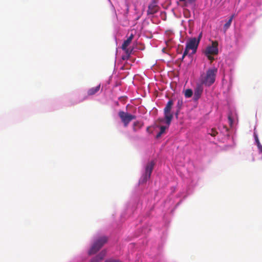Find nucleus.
<instances>
[{"mask_svg": "<svg viewBox=\"0 0 262 262\" xmlns=\"http://www.w3.org/2000/svg\"><path fill=\"white\" fill-rule=\"evenodd\" d=\"M217 69L216 68H212L208 69L206 73L202 74L200 77V81L203 85L210 86L213 84L216 78Z\"/></svg>", "mask_w": 262, "mask_h": 262, "instance_id": "obj_1", "label": "nucleus"}, {"mask_svg": "<svg viewBox=\"0 0 262 262\" xmlns=\"http://www.w3.org/2000/svg\"><path fill=\"white\" fill-rule=\"evenodd\" d=\"M108 241V237L102 236L96 238L89 250L88 254L92 255L96 253Z\"/></svg>", "mask_w": 262, "mask_h": 262, "instance_id": "obj_2", "label": "nucleus"}, {"mask_svg": "<svg viewBox=\"0 0 262 262\" xmlns=\"http://www.w3.org/2000/svg\"><path fill=\"white\" fill-rule=\"evenodd\" d=\"M199 44V40H196V38L192 37L188 39L186 43V47L182 57V60L188 55L189 50L192 51V53L194 54L196 52L198 47Z\"/></svg>", "mask_w": 262, "mask_h": 262, "instance_id": "obj_3", "label": "nucleus"}, {"mask_svg": "<svg viewBox=\"0 0 262 262\" xmlns=\"http://www.w3.org/2000/svg\"><path fill=\"white\" fill-rule=\"evenodd\" d=\"M173 104V100L171 99L169 100L164 108V119H165L166 123L167 124L168 126L170 125L173 118V114L171 112Z\"/></svg>", "mask_w": 262, "mask_h": 262, "instance_id": "obj_4", "label": "nucleus"}, {"mask_svg": "<svg viewBox=\"0 0 262 262\" xmlns=\"http://www.w3.org/2000/svg\"><path fill=\"white\" fill-rule=\"evenodd\" d=\"M118 116L120 117L124 127H127L130 122L136 118V116L131 115L127 112L120 111L118 113Z\"/></svg>", "mask_w": 262, "mask_h": 262, "instance_id": "obj_5", "label": "nucleus"}, {"mask_svg": "<svg viewBox=\"0 0 262 262\" xmlns=\"http://www.w3.org/2000/svg\"><path fill=\"white\" fill-rule=\"evenodd\" d=\"M155 166L154 161L148 162L145 167V172L142 178V182H146L150 177L151 173Z\"/></svg>", "mask_w": 262, "mask_h": 262, "instance_id": "obj_6", "label": "nucleus"}, {"mask_svg": "<svg viewBox=\"0 0 262 262\" xmlns=\"http://www.w3.org/2000/svg\"><path fill=\"white\" fill-rule=\"evenodd\" d=\"M218 42L216 41H212L211 46L206 48L205 54L216 55L218 54Z\"/></svg>", "mask_w": 262, "mask_h": 262, "instance_id": "obj_7", "label": "nucleus"}, {"mask_svg": "<svg viewBox=\"0 0 262 262\" xmlns=\"http://www.w3.org/2000/svg\"><path fill=\"white\" fill-rule=\"evenodd\" d=\"M203 84L201 82L197 83L196 88L194 89L193 98L195 100H198L202 94L203 91Z\"/></svg>", "mask_w": 262, "mask_h": 262, "instance_id": "obj_8", "label": "nucleus"}, {"mask_svg": "<svg viewBox=\"0 0 262 262\" xmlns=\"http://www.w3.org/2000/svg\"><path fill=\"white\" fill-rule=\"evenodd\" d=\"M106 255V250H102L98 254L93 257L90 262H100L101 261Z\"/></svg>", "mask_w": 262, "mask_h": 262, "instance_id": "obj_9", "label": "nucleus"}, {"mask_svg": "<svg viewBox=\"0 0 262 262\" xmlns=\"http://www.w3.org/2000/svg\"><path fill=\"white\" fill-rule=\"evenodd\" d=\"M158 7L155 3H152L148 6L147 13L148 15L154 14L158 12Z\"/></svg>", "mask_w": 262, "mask_h": 262, "instance_id": "obj_10", "label": "nucleus"}, {"mask_svg": "<svg viewBox=\"0 0 262 262\" xmlns=\"http://www.w3.org/2000/svg\"><path fill=\"white\" fill-rule=\"evenodd\" d=\"M134 36V35L133 33H132L130 35V36L127 38V39L124 41L122 45V50H125L126 49V48H127V47L129 46L132 40H133Z\"/></svg>", "mask_w": 262, "mask_h": 262, "instance_id": "obj_11", "label": "nucleus"}, {"mask_svg": "<svg viewBox=\"0 0 262 262\" xmlns=\"http://www.w3.org/2000/svg\"><path fill=\"white\" fill-rule=\"evenodd\" d=\"M100 84H99L95 88H92L90 89L88 91V94L89 96L95 95L100 90Z\"/></svg>", "mask_w": 262, "mask_h": 262, "instance_id": "obj_12", "label": "nucleus"}, {"mask_svg": "<svg viewBox=\"0 0 262 262\" xmlns=\"http://www.w3.org/2000/svg\"><path fill=\"white\" fill-rule=\"evenodd\" d=\"M143 126V123L140 121H137L133 124V130L134 132H136L137 129L141 128Z\"/></svg>", "mask_w": 262, "mask_h": 262, "instance_id": "obj_13", "label": "nucleus"}, {"mask_svg": "<svg viewBox=\"0 0 262 262\" xmlns=\"http://www.w3.org/2000/svg\"><path fill=\"white\" fill-rule=\"evenodd\" d=\"M233 17H230V18L226 22L224 26V31L226 32V30L230 27L232 21Z\"/></svg>", "mask_w": 262, "mask_h": 262, "instance_id": "obj_14", "label": "nucleus"}, {"mask_svg": "<svg viewBox=\"0 0 262 262\" xmlns=\"http://www.w3.org/2000/svg\"><path fill=\"white\" fill-rule=\"evenodd\" d=\"M182 4L186 6L188 4H190L195 2V0H179Z\"/></svg>", "mask_w": 262, "mask_h": 262, "instance_id": "obj_15", "label": "nucleus"}, {"mask_svg": "<svg viewBox=\"0 0 262 262\" xmlns=\"http://www.w3.org/2000/svg\"><path fill=\"white\" fill-rule=\"evenodd\" d=\"M193 95V92L191 89H187L185 91V96L186 98H190Z\"/></svg>", "mask_w": 262, "mask_h": 262, "instance_id": "obj_16", "label": "nucleus"}, {"mask_svg": "<svg viewBox=\"0 0 262 262\" xmlns=\"http://www.w3.org/2000/svg\"><path fill=\"white\" fill-rule=\"evenodd\" d=\"M166 128H167V127H166V126H161L160 127V132H159V133L157 135V136H156L157 138H159V137H161V136L162 135V134H163L164 133V132H165V129H166Z\"/></svg>", "mask_w": 262, "mask_h": 262, "instance_id": "obj_17", "label": "nucleus"}, {"mask_svg": "<svg viewBox=\"0 0 262 262\" xmlns=\"http://www.w3.org/2000/svg\"><path fill=\"white\" fill-rule=\"evenodd\" d=\"M183 104V100L182 99H179L177 102V107H178V110H177L176 115L178 116L179 110H180L182 105Z\"/></svg>", "mask_w": 262, "mask_h": 262, "instance_id": "obj_18", "label": "nucleus"}, {"mask_svg": "<svg viewBox=\"0 0 262 262\" xmlns=\"http://www.w3.org/2000/svg\"><path fill=\"white\" fill-rule=\"evenodd\" d=\"M208 134L212 137H215L217 134V132L215 129L212 128L209 132Z\"/></svg>", "mask_w": 262, "mask_h": 262, "instance_id": "obj_19", "label": "nucleus"}, {"mask_svg": "<svg viewBox=\"0 0 262 262\" xmlns=\"http://www.w3.org/2000/svg\"><path fill=\"white\" fill-rule=\"evenodd\" d=\"M254 138H255V142L256 143V144H257V147L260 146V145H261L260 143V142L259 141V139H258V136L257 135H256L255 133H254Z\"/></svg>", "mask_w": 262, "mask_h": 262, "instance_id": "obj_20", "label": "nucleus"}, {"mask_svg": "<svg viewBox=\"0 0 262 262\" xmlns=\"http://www.w3.org/2000/svg\"><path fill=\"white\" fill-rule=\"evenodd\" d=\"M123 50L125 51L126 55L130 56V55L131 54V53L132 52V49H129L126 48V49Z\"/></svg>", "mask_w": 262, "mask_h": 262, "instance_id": "obj_21", "label": "nucleus"}, {"mask_svg": "<svg viewBox=\"0 0 262 262\" xmlns=\"http://www.w3.org/2000/svg\"><path fill=\"white\" fill-rule=\"evenodd\" d=\"M105 262H122L118 259H108L105 260Z\"/></svg>", "mask_w": 262, "mask_h": 262, "instance_id": "obj_22", "label": "nucleus"}, {"mask_svg": "<svg viewBox=\"0 0 262 262\" xmlns=\"http://www.w3.org/2000/svg\"><path fill=\"white\" fill-rule=\"evenodd\" d=\"M209 60L210 61H213L214 60V58L211 56L212 54H205Z\"/></svg>", "mask_w": 262, "mask_h": 262, "instance_id": "obj_23", "label": "nucleus"}, {"mask_svg": "<svg viewBox=\"0 0 262 262\" xmlns=\"http://www.w3.org/2000/svg\"><path fill=\"white\" fill-rule=\"evenodd\" d=\"M129 57V56H128L127 55H125L124 56H123L122 57V58L123 60H127Z\"/></svg>", "mask_w": 262, "mask_h": 262, "instance_id": "obj_24", "label": "nucleus"}, {"mask_svg": "<svg viewBox=\"0 0 262 262\" xmlns=\"http://www.w3.org/2000/svg\"><path fill=\"white\" fill-rule=\"evenodd\" d=\"M202 33H200L198 38H196V40H199V42L200 41V40H201V38L202 37Z\"/></svg>", "mask_w": 262, "mask_h": 262, "instance_id": "obj_25", "label": "nucleus"}, {"mask_svg": "<svg viewBox=\"0 0 262 262\" xmlns=\"http://www.w3.org/2000/svg\"><path fill=\"white\" fill-rule=\"evenodd\" d=\"M259 152L262 154V145H260L258 147Z\"/></svg>", "mask_w": 262, "mask_h": 262, "instance_id": "obj_26", "label": "nucleus"}, {"mask_svg": "<svg viewBox=\"0 0 262 262\" xmlns=\"http://www.w3.org/2000/svg\"><path fill=\"white\" fill-rule=\"evenodd\" d=\"M188 23H189V27H190L192 24V20L189 19L188 20Z\"/></svg>", "mask_w": 262, "mask_h": 262, "instance_id": "obj_27", "label": "nucleus"}, {"mask_svg": "<svg viewBox=\"0 0 262 262\" xmlns=\"http://www.w3.org/2000/svg\"><path fill=\"white\" fill-rule=\"evenodd\" d=\"M228 119L230 121V123L232 124V119L231 117L230 116H229Z\"/></svg>", "mask_w": 262, "mask_h": 262, "instance_id": "obj_28", "label": "nucleus"}, {"mask_svg": "<svg viewBox=\"0 0 262 262\" xmlns=\"http://www.w3.org/2000/svg\"><path fill=\"white\" fill-rule=\"evenodd\" d=\"M159 120L160 122H163L164 121V119H160Z\"/></svg>", "mask_w": 262, "mask_h": 262, "instance_id": "obj_29", "label": "nucleus"}]
</instances>
